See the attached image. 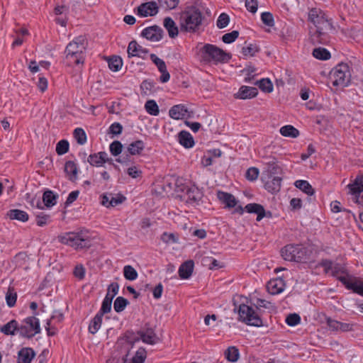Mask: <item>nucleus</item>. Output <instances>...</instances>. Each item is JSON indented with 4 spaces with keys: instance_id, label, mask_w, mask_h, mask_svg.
I'll use <instances>...</instances> for the list:
<instances>
[{
    "instance_id": "obj_1",
    "label": "nucleus",
    "mask_w": 363,
    "mask_h": 363,
    "mask_svg": "<svg viewBox=\"0 0 363 363\" xmlns=\"http://www.w3.org/2000/svg\"><path fill=\"white\" fill-rule=\"evenodd\" d=\"M308 21L315 27L310 31V39L313 44H327L329 42L328 33L333 26L325 13L320 9L313 8L308 12Z\"/></svg>"
},
{
    "instance_id": "obj_2",
    "label": "nucleus",
    "mask_w": 363,
    "mask_h": 363,
    "mask_svg": "<svg viewBox=\"0 0 363 363\" xmlns=\"http://www.w3.org/2000/svg\"><path fill=\"white\" fill-rule=\"evenodd\" d=\"M203 16L196 6L187 7L179 18V26L182 31L195 33L202 24Z\"/></svg>"
},
{
    "instance_id": "obj_3",
    "label": "nucleus",
    "mask_w": 363,
    "mask_h": 363,
    "mask_svg": "<svg viewBox=\"0 0 363 363\" xmlns=\"http://www.w3.org/2000/svg\"><path fill=\"white\" fill-rule=\"evenodd\" d=\"M87 42L84 36H78L70 42L66 48V59L75 65L83 64Z\"/></svg>"
},
{
    "instance_id": "obj_4",
    "label": "nucleus",
    "mask_w": 363,
    "mask_h": 363,
    "mask_svg": "<svg viewBox=\"0 0 363 363\" xmlns=\"http://www.w3.org/2000/svg\"><path fill=\"white\" fill-rule=\"evenodd\" d=\"M201 52L203 60L208 62H224L230 58L224 50L211 44H206Z\"/></svg>"
},
{
    "instance_id": "obj_5",
    "label": "nucleus",
    "mask_w": 363,
    "mask_h": 363,
    "mask_svg": "<svg viewBox=\"0 0 363 363\" xmlns=\"http://www.w3.org/2000/svg\"><path fill=\"white\" fill-rule=\"evenodd\" d=\"M62 243L69 245L76 249L89 248L91 246V239L89 236L80 233H69L61 238Z\"/></svg>"
},
{
    "instance_id": "obj_6",
    "label": "nucleus",
    "mask_w": 363,
    "mask_h": 363,
    "mask_svg": "<svg viewBox=\"0 0 363 363\" xmlns=\"http://www.w3.org/2000/svg\"><path fill=\"white\" fill-rule=\"evenodd\" d=\"M34 315L23 319L19 324L18 333L26 338H32L40 333L39 320Z\"/></svg>"
},
{
    "instance_id": "obj_7",
    "label": "nucleus",
    "mask_w": 363,
    "mask_h": 363,
    "mask_svg": "<svg viewBox=\"0 0 363 363\" xmlns=\"http://www.w3.org/2000/svg\"><path fill=\"white\" fill-rule=\"evenodd\" d=\"M238 313L239 320L245 324L256 327L262 325V319L252 307L246 304H240Z\"/></svg>"
},
{
    "instance_id": "obj_8",
    "label": "nucleus",
    "mask_w": 363,
    "mask_h": 363,
    "mask_svg": "<svg viewBox=\"0 0 363 363\" xmlns=\"http://www.w3.org/2000/svg\"><path fill=\"white\" fill-rule=\"evenodd\" d=\"M331 78L334 86H347L351 79L349 66L345 63L337 65L331 72Z\"/></svg>"
},
{
    "instance_id": "obj_9",
    "label": "nucleus",
    "mask_w": 363,
    "mask_h": 363,
    "mask_svg": "<svg viewBox=\"0 0 363 363\" xmlns=\"http://www.w3.org/2000/svg\"><path fill=\"white\" fill-rule=\"evenodd\" d=\"M281 254L285 260L301 262L305 251L299 245H288L281 249Z\"/></svg>"
},
{
    "instance_id": "obj_10",
    "label": "nucleus",
    "mask_w": 363,
    "mask_h": 363,
    "mask_svg": "<svg viewBox=\"0 0 363 363\" xmlns=\"http://www.w3.org/2000/svg\"><path fill=\"white\" fill-rule=\"evenodd\" d=\"M341 281L347 289L352 290L361 296H363V283L355 280L351 276H345L340 277Z\"/></svg>"
},
{
    "instance_id": "obj_11",
    "label": "nucleus",
    "mask_w": 363,
    "mask_h": 363,
    "mask_svg": "<svg viewBox=\"0 0 363 363\" xmlns=\"http://www.w3.org/2000/svg\"><path fill=\"white\" fill-rule=\"evenodd\" d=\"M169 116L174 120H181L190 118L187 108L183 104L173 106L169 111Z\"/></svg>"
},
{
    "instance_id": "obj_12",
    "label": "nucleus",
    "mask_w": 363,
    "mask_h": 363,
    "mask_svg": "<svg viewBox=\"0 0 363 363\" xmlns=\"http://www.w3.org/2000/svg\"><path fill=\"white\" fill-rule=\"evenodd\" d=\"M138 13L141 16H153L158 13V6L154 1L142 4L138 7Z\"/></svg>"
},
{
    "instance_id": "obj_13",
    "label": "nucleus",
    "mask_w": 363,
    "mask_h": 363,
    "mask_svg": "<svg viewBox=\"0 0 363 363\" xmlns=\"http://www.w3.org/2000/svg\"><path fill=\"white\" fill-rule=\"evenodd\" d=\"M142 35L153 42L159 41L162 37V30L157 26H153L145 28Z\"/></svg>"
},
{
    "instance_id": "obj_14",
    "label": "nucleus",
    "mask_w": 363,
    "mask_h": 363,
    "mask_svg": "<svg viewBox=\"0 0 363 363\" xmlns=\"http://www.w3.org/2000/svg\"><path fill=\"white\" fill-rule=\"evenodd\" d=\"M349 193L355 196L356 202L362 192H363V175L357 176L354 181L347 185Z\"/></svg>"
},
{
    "instance_id": "obj_15",
    "label": "nucleus",
    "mask_w": 363,
    "mask_h": 363,
    "mask_svg": "<svg viewBox=\"0 0 363 363\" xmlns=\"http://www.w3.org/2000/svg\"><path fill=\"white\" fill-rule=\"evenodd\" d=\"M285 282L281 278L270 280L267 284V289L269 294L277 295L281 293L285 288Z\"/></svg>"
},
{
    "instance_id": "obj_16",
    "label": "nucleus",
    "mask_w": 363,
    "mask_h": 363,
    "mask_svg": "<svg viewBox=\"0 0 363 363\" xmlns=\"http://www.w3.org/2000/svg\"><path fill=\"white\" fill-rule=\"evenodd\" d=\"M127 51L129 57H138L145 58L147 53V50L139 45L135 40H132L129 43Z\"/></svg>"
},
{
    "instance_id": "obj_17",
    "label": "nucleus",
    "mask_w": 363,
    "mask_h": 363,
    "mask_svg": "<svg viewBox=\"0 0 363 363\" xmlns=\"http://www.w3.org/2000/svg\"><path fill=\"white\" fill-rule=\"evenodd\" d=\"M184 197L186 201L189 203H197L202 197V193L195 186L186 189Z\"/></svg>"
},
{
    "instance_id": "obj_18",
    "label": "nucleus",
    "mask_w": 363,
    "mask_h": 363,
    "mask_svg": "<svg viewBox=\"0 0 363 363\" xmlns=\"http://www.w3.org/2000/svg\"><path fill=\"white\" fill-rule=\"evenodd\" d=\"M257 94L258 91L257 88L242 86L240 88L238 92L235 94V97L240 99H247L255 97Z\"/></svg>"
},
{
    "instance_id": "obj_19",
    "label": "nucleus",
    "mask_w": 363,
    "mask_h": 363,
    "mask_svg": "<svg viewBox=\"0 0 363 363\" xmlns=\"http://www.w3.org/2000/svg\"><path fill=\"white\" fill-rule=\"evenodd\" d=\"M217 196L225 208H230L236 206L237 200L233 194L219 191L217 193Z\"/></svg>"
},
{
    "instance_id": "obj_20",
    "label": "nucleus",
    "mask_w": 363,
    "mask_h": 363,
    "mask_svg": "<svg viewBox=\"0 0 363 363\" xmlns=\"http://www.w3.org/2000/svg\"><path fill=\"white\" fill-rule=\"evenodd\" d=\"M245 210L250 213L257 214V220L260 221L264 216H267L264 207L259 203H252L245 206Z\"/></svg>"
},
{
    "instance_id": "obj_21",
    "label": "nucleus",
    "mask_w": 363,
    "mask_h": 363,
    "mask_svg": "<svg viewBox=\"0 0 363 363\" xmlns=\"http://www.w3.org/2000/svg\"><path fill=\"white\" fill-rule=\"evenodd\" d=\"M35 353L30 347H23L18 353V363H30Z\"/></svg>"
},
{
    "instance_id": "obj_22",
    "label": "nucleus",
    "mask_w": 363,
    "mask_h": 363,
    "mask_svg": "<svg viewBox=\"0 0 363 363\" xmlns=\"http://www.w3.org/2000/svg\"><path fill=\"white\" fill-rule=\"evenodd\" d=\"M194 263L192 260H187L181 264L179 269V275L181 279H189L193 272Z\"/></svg>"
},
{
    "instance_id": "obj_23",
    "label": "nucleus",
    "mask_w": 363,
    "mask_h": 363,
    "mask_svg": "<svg viewBox=\"0 0 363 363\" xmlns=\"http://www.w3.org/2000/svg\"><path fill=\"white\" fill-rule=\"evenodd\" d=\"M107 153L106 152H99L98 153L91 154L88 157V162L96 167H101L106 163Z\"/></svg>"
},
{
    "instance_id": "obj_24",
    "label": "nucleus",
    "mask_w": 363,
    "mask_h": 363,
    "mask_svg": "<svg viewBox=\"0 0 363 363\" xmlns=\"http://www.w3.org/2000/svg\"><path fill=\"white\" fill-rule=\"evenodd\" d=\"M179 143L185 148H190L194 145V140L192 135L186 130H182L178 135Z\"/></svg>"
},
{
    "instance_id": "obj_25",
    "label": "nucleus",
    "mask_w": 363,
    "mask_h": 363,
    "mask_svg": "<svg viewBox=\"0 0 363 363\" xmlns=\"http://www.w3.org/2000/svg\"><path fill=\"white\" fill-rule=\"evenodd\" d=\"M19 323L16 320H11L0 328V331L6 335H14L18 333Z\"/></svg>"
},
{
    "instance_id": "obj_26",
    "label": "nucleus",
    "mask_w": 363,
    "mask_h": 363,
    "mask_svg": "<svg viewBox=\"0 0 363 363\" xmlns=\"http://www.w3.org/2000/svg\"><path fill=\"white\" fill-rule=\"evenodd\" d=\"M164 26L168 32L169 36L174 38L178 35L179 30L175 22L170 17H166L164 19Z\"/></svg>"
},
{
    "instance_id": "obj_27",
    "label": "nucleus",
    "mask_w": 363,
    "mask_h": 363,
    "mask_svg": "<svg viewBox=\"0 0 363 363\" xmlns=\"http://www.w3.org/2000/svg\"><path fill=\"white\" fill-rule=\"evenodd\" d=\"M146 350L144 348L140 347L131 359H129L127 357L123 358V363H143L146 359Z\"/></svg>"
},
{
    "instance_id": "obj_28",
    "label": "nucleus",
    "mask_w": 363,
    "mask_h": 363,
    "mask_svg": "<svg viewBox=\"0 0 363 363\" xmlns=\"http://www.w3.org/2000/svg\"><path fill=\"white\" fill-rule=\"evenodd\" d=\"M7 216L11 220H17L21 222H26L28 220V214L19 209H11L7 213Z\"/></svg>"
},
{
    "instance_id": "obj_29",
    "label": "nucleus",
    "mask_w": 363,
    "mask_h": 363,
    "mask_svg": "<svg viewBox=\"0 0 363 363\" xmlns=\"http://www.w3.org/2000/svg\"><path fill=\"white\" fill-rule=\"evenodd\" d=\"M65 172L69 180L75 181L77 179L78 169L73 161H67L65 163Z\"/></svg>"
},
{
    "instance_id": "obj_30",
    "label": "nucleus",
    "mask_w": 363,
    "mask_h": 363,
    "mask_svg": "<svg viewBox=\"0 0 363 363\" xmlns=\"http://www.w3.org/2000/svg\"><path fill=\"white\" fill-rule=\"evenodd\" d=\"M138 334L143 342L150 345L156 343L157 336L152 329L147 328L145 330L140 331Z\"/></svg>"
},
{
    "instance_id": "obj_31",
    "label": "nucleus",
    "mask_w": 363,
    "mask_h": 363,
    "mask_svg": "<svg viewBox=\"0 0 363 363\" xmlns=\"http://www.w3.org/2000/svg\"><path fill=\"white\" fill-rule=\"evenodd\" d=\"M145 148L143 141L138 140L131 143L128 147V152L131 155H140Z\"/></svg>"
},
{
    "instance_id": "obj_32",
    "label": "nucleus",
    "mask_w": 363,
    "mask_h": 363,
    "mask_svg": "<svg viewBox=\"0 0 363 363\" xmlns=\"http://www.w3.org/2000/svg\"><path fill=\"white\" fill-rule=\"evenodd\" d=\"M281 135L296 138L299 135V131L293 125H287L281 127L279 130Z\"/></svg>"
},
{
    "instance_id": "obj_33",
    "label": "nucleus",
    "mask_w": 363,
    "mask_h": 363,
    "mask_svg": "<svg viewBox=\"0 0 363 363\" xmlns=\"http://www.w3.org/2000/svg\"><path fill=\"white\" fill-rule=\"evenodd\" d=\"M56 200L57 196L54 194L52 191L48 190L44 192L43 195V201L46 207L50 208L55 206L57 202Z\"/></svg>"
},
{
    "instance_id": "obj_34",
    "label": "nucleus",
    "mask_w": 363,
    "mask_h": 363,
    "mask_svg": "<svg viewBox=\"0 0 363 363\" xmlns=\"http://www.w3.org/2000/svg\"><path fill=\"white\" fill-rule=\"evenodd\" d=\"M295 186L308 195H313L314 189L312 186L306 180H297L295 182Z\"/></svg>"
},
{
    "instance_id": "obj_35",
    "label": "nucleus",
    "mask_w": 363,
    "mask_h": 363,
    "mask_svg": "<svg viewBox=\"0 0 363 363\" xmlns=\"http://www.w3.org/2000/svg\"><path fill=\"white\" fill-rule=\"evenodd\" d=\"M225 357L229 361L232 362H235L238 360L240 357L239 350L236 347H229L225 351Z\"/></svg>"
},
{
    "instance_id": "obj_36",
    "label": "nucleus",
    "mask_w": 363,
    "mask_h": 363,
    "mask_svg": "<svg viewBox=\"0 0 363 363\" xmlns=\"http://www.w3.org/2000/svg\"><path fill=\"white\" fill-rule=\"evenodd\" d=\"M103 315L100 313H97L91 320L89 326V330L91 333L95 334L99 330L102 323Z\"/></svg>"
},
{
    "instance_id": "obj_37",
    "label": "nucleus",
    "mask_w": 363,
    "mask_h": 363,
    "mask_svg": "<svg viewBox=\"0 0 363 363\" xmlns=\"http://www.w3.org/2000/svg\"><path fill=\"white\" fill-rule=\"evenodd\" d=\"M331 274L334 277H336L337 279L340 281V277L345 276H350L346 271L345 267L338 263H334L333 267V269L331 271Z\"/></svg>"
},
{
    "instance_id": "obj_38",
    "label": "nucleus",
    "mask_w": 363,
    "mask_h": 363,
    "mask_svg": "<svg viewBox=\"0 0 363 363\" xmlns=\"http://www.w3.org/2000/svg\"><path fill=\"white\" fill-rule=\"evenodd\" d=\"M108 65L111 70L117 72L121 68L123 62L120 57L115 56L108 59Z\"/></svg>"
},
{
    "instance_id": "obj_39",
    "label": "nucleus",
    "mask_w": 363,
    "mask_h": 363,
    "mask_svg": "<svg viewBox=\"0 0 363 363\" xmlns=\"http://www.w3.org/2000/svg\"><path fill=\"white\" fill-rule=\"evenodd\" d=\"M123 275L129 281H133L138 278V272L131 265H125L123 267Z\"/></svg>"
},
{
    "instance_id": "obj_40",
    "label": "nucleus",
    "mask_w": 363,
    "mask_h": 363,
    "mask_svg": "<svg viewBox=\"0 0 363 363\" xmlns=\"http://www.w3.org/2000/svg\"><path fill=\"white\" fill-rule=\"evenodd\" d=\"M145 108L146 111L152 116H157L160 113L159 107L154 100H148L145 104Z\"/></svg>"
},
{
    "instance_id": "obj_41",
    "label": "nucleus",
    "mask_w": 363,
    "mask_h": 363,
    "mask_svg": "<svg viewBox=\"0 0 363 363\" xmlns=\"http://www.w3.org/2000/svg\"><path fill=\"white\" fill-rule=\"evenodd\" d=\"M313 55L316 59L322 60H326L330 57V53L326 49L322 48H315L313 51Z\"/></svg>"
},
{
    "instance_id": "obj_42",
    "label": "nucleus",
    "mask_w": 363,
    "mask_h": 363,
    "mask_svg": "<svg viewBox=\"0 0 363 363\" xmlns=\"http://www.w3.org/2000/svg\"><path fill=\"white\" fill-rule=\"evenodd\" d=\"M17 294L14 291L13 288L9 287L6 294V303L9 307H13L16 302Z\"/></svg>"
},
{
    "instance_id": "obj_43",
    "label": "nucleus",
    "mask_w": 363,
    "mask_h": 363,
    "mask_svg": "<svg viewBox=\"0 0 363 363\" xmlns=\"http://www.w3.org/2000/svg\"><path fill=\"white\" fill-rule=\"evenodd\" d=\"M128 304V301L126 298L118 296L114 301L113 308L117 313H120L125 309Z\"/></svg>"
},
{
    "instance_id": "obj_44",
    "label": "nucleus",
    "mask_w": 363,
    "mask_h": 363,
    "mask_svg": "<svg viewBox=\"0 0 363 363\" xmlns=\"http://www.w3.org/2000/svg\"><path fill=\"white\" fill-rule=\"evenodd\" d=\"M74 137L79 145H84L86 142V135L81 128H77L73 133Z\"/></svg>"
},
{
    "instance_id": "obj_45",
    "label": "nucleus",
    "mask_w": 363,
    "mask_h": 363,
    "mask_svg": "<svg viewBox=\"0 0 363 363\" xmlns=\"http://www.w3.org/2000/svg\"><path fill=\"white\" fill-rule=\"evenodd\" d=\"M259 89L267 93H270L273 91V85L269 79H262L256 83Z\"/></svg>"
},
{
    "instance_id": "obj_46",
    "label": "nucleus",
    "mask_w": 363,
    "mask_h": 363,
    "mask_svg": "<svg viewBox=\"0 0 363 363\" xmlns=\"http://www.w3.org/2000/svg\"><path fill=\"white\" fill-rule=\"evenodd\" d=\"M259 51V48L255 44H249L247 46L242 48V54L245 56L253 57Z\"/></svg>"
},
{
    "instance_id": "obj_47",
    "label": "nucleus",
    "mask_w": 363,
    "mask_h": 363,
    "mask_svg": "<svg viewBox=\"0 0 363 363\" xmlns=\"http://www.w3.org/2000/svg\"><path fill=\"white\" fill-rule=\"evenodd\" d=\"M229 22V16L225 13H222L217 19L216 26L218 28L222 29L225 28L228 25Z\"/></svg>"
},
{
    "instance_id": "obj_48",
    "label": "nucleus",
    "mask_w": 363,
    "mask_h": 363,
    "mask_svg": "<svg viewBox=\"0 0 363 363\" xmlns=\"http://www.w3.org/2000/svg\"><path fill=\"white\" fill-rule=\"evenodd\" d=\"M69 150V143L66 140H62L57 143L56 152L59 155L67 153Z\"/></svg>"
},
{
    "instance_id": "obj_49",
    "label": "nucleus",
    "mask_w": 363,
    "mask_h": 363,
    "mask_svg": "<svg viewBox=\"0 0 363 363\" xmlns=\"http://www.w3.org/2000/svg\"><path fill=\"white\" fill-rule=\"evenodd\" d=\"M109 150L113 156H118L119 155L123 150V145L118 140H115L113 143H111L109 146Z\"/></svg>"
},
{
    "instance_id": "obj_50",
    "label": "nucleus",
    "mask_w": 363,
    "mask_h": 363,
    "mask_svg": "<svg viewBox=\"0 0 363 363\" xmlns=\"http://www.w3.org/2000/svg\"><path fill=\"white\" fill-rule=\"evenodd\" d=\"M281 178L279 177H274L270 182H267V188L272 189V191H279L281 187Z\"/></svg>"
},
{
    "instance_id": "obj_51",
    "label": "nucleus",
    "mask_w": 363,
    "mask_h": 363,
    "mask_svg": "<svg viewBox=\"0 0 363 363\" xmlns=\"http://www.w3.org/2000/svg\"><path fill=\"white\" fill-rule=\"evenodd\" d=\"M150 59L157 67L160 72H162V71H165L167 69V66L164 61L159 58L155 54H151Z\"/></svg>"
},
{
    "instance_id": "obj_52",
    "label": "nucleus",
    "mask_w": 363,
    "mask_h": 363,
    "mask_svg": "<svg viewBox=\"0 0 363 363\" xmlns=\"http://www.w3.org/2000/svg\"><path fill=\"white\" fill-rule=\"evenodd\" d=\"M118 289H119V286L117 283H116V282L111 283L108 287V291H107V294H106L105 298H108L111 299V301H112L114 296L118 294Z\"/></svg>"
},
{
    "instance_id": "obj_53",
    "label": "nucleus",
    "mask_w": 363,
    "mask_h": 363,
    "mask_svg": "<svg viewBox=\"0 0 363 363\" xmlns=\"http://www.w3.org/2000/svg\"><path fill=\"white\" fill-rule=\"evenodd\" d=\"M239 36V32L238 30H233L230 33H225L222 37L223 43L229 44L234 42Z\"/></svg>"
},
{
    "instance_id": "obj_54",
    "label": "nucleus",
    "mask_w": 363,
    "mask_h": 363,
    "mask_svg": "<svg viewBox=\"0 0 363 363\" xmlns=\"http://www.w3.org/2000/svg\"><path fill=\"white\" fill-rule=\"evenodd\" d=\"M179 0H159L160 6L166 9H175Z\"/></svg>"
},
{
    "instance_id": "obj_55",
    "label": "nucleus",
    "mask_w": 363,
    "mask_h": 363,
    "mask_svg": "<svg viewBox=\"0 0 363 363\" xmlns=\"http://www.w3.org/2000/svg\"><path fill=\"white\" fill-rule=\"evenodd\" d=\"M111 303H112L111 299H110L108 298H104V299L102 302L101 310L99 312V313L104 315V314L110 312L111 309Z\"/></svg>"
},
{
    "instance_id": "obj_56",
    "label": "nucleus",
    "mask_w": 363,
    "mask_h": 363,
    "mask_svg": "<svg viewBox=\"0 0 363 363\" xmlns=\"http://www.w3.org/2000/svg\"><path fill=\"white\" fill-rule=\"evenodd\" d=\"M301 321L300 316L296 313H291L286 318V323L290 326H295Z\"/></svg>"
},
{
    "instance_id": "obj_57",
    "label": "nucleus",
    "mask_w": 363,
    "mask_h": 363,
    "mask_svg": "<svg viewBox=\"0 0 363 363\" xmlns=\"http://www.w3.org/2000/svg\"><path fill=\"white\" fill-rule=\"evenodd\" d=\"M261 19L265 25L268 26H274L273 15L270 12H263L261 14Z\"/></svg>"
},
{
    "instance_id": "obj_58",
    "label": "nucleus",
    "mask_w": 363,
    "mask_h": 363,
    "mask_svg": "<svg viewBox=\"0 0 363 363\" xmlns=\"http://www.w3.org/2000/svg\"><path fill=\"white\" fill-rule=\"evenodd\" d=\"M259 176V169L256 167H250L249 168L245 174V177L247 179L250 181H255L257 179Z\"/></svg>"
},
{
    "instance_id": "obj_59",
    "label": "nucleus",
    "mask_w": 363,
    "mask_h": 363,
    "mask_svg": "<svg viewBox=\"0 0 363 363\" xmlns=\"http://www.w3.org/2000/svg\"><path fill=\"white\" fill-rule=\"evenodd\" d=\"M245 7L248 11L255 13L258 8L257 0H245Z\"/></svg>"
},
{
    "instance_id": "obj_60",
    "label": "nucleus",
    "mask_w": 363,
    "mask_h": 363,
    "mask_svg": "<svg viewBox=\"0 0 363 363\" xmlns=\"http://www.w3.org/2000/svg\"><path fill=\"white\" fill-rule=\"evenodd\" d=\"M142 171L136 166H132L128 168L127 174L133 179L140 177Z\"/></svg>"
},
{
    "instance_id": "obj_61",
    "label": "nucleus",
    "mask_w": 363,
    "mask_h": 363,
    "mask_svg": "<svg viewBox=\"0 0 363 363\" xmlns=\"http://www.w3.org/2000/svg\"><path fill=\"white\" fill-rule=\"evenodd\" d=\"M161 240L167 244L169 242L176 243L178 242V239L174 233H164L161 235Z\"/></svg>"
},
{
    "instance_id": "obj_62",
    "label": "nucleus",
    "mask_w": 363,
    "mask_h": 363,
    "mask_svg": "<svg viewBox=\"0 0 363 363\" xmlns=\"http://www.w3.org/2000/svg\"><path fill=\"white\" fill-rule=\"evenodd\" d=\"M74 275L79 279H83L85 276V269L82 264H77L74 269Z\"/></svg>"
},
{
    "instance_id": "obj_63",
    "label": "nucleus",
    "mask_w": 363,
    "mask_h": 363,
    "mask_svg": "<svg viewBox=\"0 0 363 363\" xmlns=\"http://www.w3.org/2000/svg\"><path fill=\"white\" fill-rule=\"evenodd\" d=\"M26 201L30 203V206L32 207H37L39 209H43V206L40 201V199H37L35 201V197H30V195L29 194H26Z\"/></svg>"
},
{
    "instance_id": "obj_64",
    "label": "nucleus",
    "mask_w": 363,
    "mask_h": 363,
    "mask_svg": "<svg viewBox=\"0 0 363 363\" xmlns=\"http://www.w3.org/2000/svg\"><path fill=\"white\" fill-rule=\"evenodd\" d=\"M123 126L119 123H113L109 128L110 133L113 135H119L121 133Z\"/></svg>"
}]
</instances>
